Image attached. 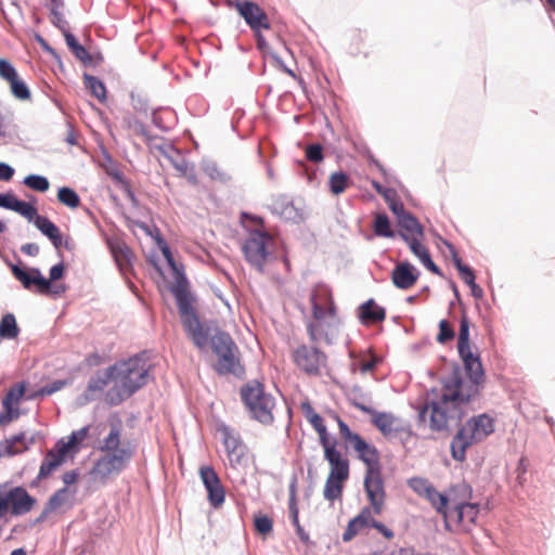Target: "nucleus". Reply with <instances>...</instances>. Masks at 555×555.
<instances>
[{"label": "nucleus", "mask_w": 555, "mask_h": 555, "mask_svg": "<svg viewBox=\"0 0 555 555\" xmlns=\"http://www.w3.org/2000/svg\"><path fill=\"white\" fill-rule=\"evenodd\" d=\"M373 233L377 237L395 238L398 236V231L391 228V220L386 212H378L375 215L372 222Z\"/></svg>", "instance_id": "bb28decb"}, {"label": "nucleus", "mask_w": 555, "mask_h": 555, "mask_svg": "<svg viewBox=\"0 0 555 555\" xmlns=\"http://www.w3.org/2000/svg\"><path fill=\"white\" fill-rule=\"evenodd\" d=\"M459 358L469 383L464 382L462 367L457 362L452 363V372L449 377L440 378L444 392L439 400H428L417 408L418 423H425L428 412L429 428L436 433L449 430V420L456 413L459 423L463 420V405L472 402L480 391L486 382V372L480 354L473 352L472 348L457 350Z\"/></svg>", "instance_id": "f257e3e1"}, {"label": "nucleus", "mask_w": 555, "mask_h": 555, "mask_svg": "<svg viewBox=\"0 0 555 555\" xmlns=\"http://www.w3.org/2000/svg\"><path fill=\"white\" fill-rule=\"evenodd\" d=\"M479 503H472L467 501H457L453 505V509L456 513L459 522H462L465 517L474 522L479 514Z\"/></svg>", "instance_id": "e433bc0d"}, {"label": "nucleus", "mask_w": 555, "mask_h": 555, "mask_svg": "<svg viewBox=\"0 0 555 555\" xmlns=\"http://www.w3.org/2000/svg\"><path fill=\"white\" fill-rule=\"evenodd\" d=\"M452 491L454 492V495H455V498L453 499L454 504L457 501H467L468 502V500H470L473 496V489L465 481L453 486Z\"/></svg>", "instance_id": "e2e57ef3"}, {"label": "nucleus", "mask_w": 555, "mask_h": 555, "mask_svg": "<svg viewBox=\"0 0 555 555\" xmlns=\"http://www.w3.org/2000/svg\"><path fill=\"white\" fill-rule=\"evenodd\" d=\"M56 197L62 205L72 209L78 208L81 203L80 196L77 193V191L66 185L60 186L57 189Z\"/></svg>", "instance_id": "ea45409f"}, {"label": "nucleus", "mask_w": 555, "mask_h": 555, "mask_svg": "<svg viewBox=\"0 0 555 555\" xmlns=\"http://www.w3.org/2000/svg\"><path fill=\"white\" fill-rule=\"evenodd\" d=\"M470 320L465 311V309H462V314L460 319V330L457 335V345L456 348L464 349V348H472L470 346Z\"/></svg>", "instance_id": "58836bf2"}, {"label": "nucleus", "mask_w": 555, "mask_h": 555, "mask_svg": "<svg viewBox=\"0 0 555 555\" xmlns=\"http://www.w3.org/2000/svg\"><path fill=\"white\" fill-rule=\"evenodd\" d=\"M88 434L89 426H83L78 430L72 431L67 437V440L61 438L55 442L56 450L64 452L67 456L73 459L75 454L80 450L82 442L87 438Z\"/></svg>", "instance_id": "412c9836"}, {"label": "nucleus", "mask_w": 555, "mask_h": 555, "mask_svg": "<svg viewBox=\"0 0 555 555\" xmlns=\"http://www.w3.org/2000/svg\"><path fill=\"white\" fill-rule=\"evenodd\" d=\"M335 418L337 421L339 434L346 443L351 446L361 437L360 434L352 431L349 425L344 420H341L339 415H335Z\"/></svg>", "instance_id": "4d7b16f0"}, {"label": "nucleus", "mask_w": 555, "mask_h": 555, "mask_svg": "<svg viewBox=\"0 0 555 555\" xmlns=\"http://www.w3.org/2000/svg\"><path fill=\"white\" fill-rule=\"evenodd\" d=\"M37 500L23 486L10 487L8 482L0 485V512L3 516H22L29 513Z\"/></svg>", "instance_id": "0eeeda50"}, {"label": "nucleus", "mask_w": 555, "mask_h": 555, "mask_svg": "<svg viewBox=\"0 0 555 555\" xmlns=\"http://www.w3.org/2000/svg\"><path fill=\"white\" fill-rule=\"evenodd\" d=\"M70 491L67 487L56 490L46 502V505L52 511H56L68 502Z\"/></svg>", "instance_id": "8fccbe9b"}, {"label": "nucleus", "mask_w": 555, "mask_h": 555, "mask_svg": "<svg viewBox=\"0 0 555 555\" xmlns=\"http://www.w3.org/2000/svg\"><path fill=\"white\" fill-rule=\"evenodd\" d=\"M306 159L319 164L324 159L323 146L320 143L309 144L305 150Z\"/></svg>", "instance_id": "680f3d73"}, {"label": "nucleus", "mask_w": 555, "mask_h": 555, "mask_svg": "<svg viewBox=\"0 0 555 555\" xmlns=\"http://www.w3.org/2000/svg\"><path fill=\"white\" fill-rule=\"evenodd\" d=\"M248 237L242 245V251L248 263L257 269L260 273L264 271V264L270 256L268 242L269 233L262 229H247Z\"/></svg>", "instance_id": "6e6552de"}, {"label": "nucleus", "mask_w": 555, "mask_h": 555, "mask_svg": "<svg viewBox=\"0 0 555 555\" xmlns=\"http://www.w3.org/2000/svg\"><path fill=\"white\" fill-rule=\"evenodd\" d=\"M220 431L223 434V444L228 453H235L236 449L244 447L238 438L231 435L228 426L223 425Z\"/></svg>", "instance_id": "052dcab7"}, {"label": "nucleus", "mask_w": 555, "mask_h": 555, "mask_svg": "<svg viewBox=\"0 0 555 555\" xmlns=\"http://www.w3.org/2000/svg\"><path fill=\"white\" fill-rule=\"evenodd\" d=\"M345 482L344 480L327 476L323 490L324 499L331 502L339 499L343 494Z\"/></svg>", "instance_id": "79ce46f5"}, {"label": "nucleus", "mask_w": 555, "mask_h": 555, "mask_svg": "<svg viewBox=\"0 0 555 555\" xmlns=\"http://www.w3.org/2000/svg\"><path fill=\"white\" fill-rule=\"evenodd\" d=\"M20 198L14 194L13 191L0 193V208L14 211V208Z\"/></svg>", "instance_id": "774afa93"}, {"label": "nucleus", "mask_w": 555, "mask_h": 555, "mask_svg": "<svg viewBox=\"0 0 555 555\" xmlns=\"http://www.w3.org/2000/svg\"><path fill=\"white\" fill-rule=\"evenodd\" d=\"M23 183L33 191L40 193L47 192L50 188V182L48 178L38 173L27 175L24 178Z\"/></svg>", "instance_id": "49530a36"}, {"label": "nucleus", "mask_w": 555, "mask_h": 555, "mask_svg": "<svg viewBox=\"0 0 555 555\" xmlns=\"http://www.w3.org/2000/svg\"><path fill=\"white\" fill-rule=\"evenodd\" d=\"M219 366L216 369L220 375L232 374L241 377L245 373L244 366L240 363V349L222 353L218 359Z\"/></svg>", "instance_id": "5701e85b"}, {"label": "nucleus", "mask_w": 555, "mask_h": 555, "mask_svg": "<svg viewBox=\"0 0 555 555\" xmlns=\"http://www.w3.org/2000/svg\"><path fill=\"white\" fill-rule=\"evenodd\" d=\"M240 396L253 420L262 425L273 423L272 410L275 406V398L266 391L263 383L258 379L247 382L241 386Z\"/></svg>", "instance_id": "20e7f679"}, {"label": "nucleus", "mask_w": 555, "mask_h": 555, "mask_svg": "<svg viewBox=\"0 0 555 555\" xmlns=\"http://www.w3.org/2000/svg\"><path fill=\"white\" fill-rule=\"evenodd\" d=\"M203 171L214 181H218L222 184H227L231 181V176L221 170L217 163L211 159H203L201 163Z\"/></svg>", "instance_id": "4c0bfd02"}, {"label": "nucleus", "mask_w": 555, "mask_h": 555, "mask_svg": "<svg viewBox=\"0 0 555 555\" xmlns=\"http://www.w3.org/2000/svg\"><path fill=\"white\" fill-rule=\"evenodd\" d=\"M364 34L360 29H353L349 34L350 46L349 53L352 56H357L359 54H363L364 57L369 56L367 52L362 51L363 42H364Z\"/></svg>", "instance_id": "09e8293b"}, {"label": "nucleus", "mask_w": 555, "mask_h": 555, "mask_svg": "<svg viewBox=\"0 0 555 555\" xmlns=\"http://www.w3.org/2000/svg\"><path fill=\"white\" fill-rule=\"evenodd\" d=\"M67 459L70 457L67 456L64 452L56 450V446L54 444L53 448L47 452L43 461L40 464V478H48L63 464H65Z\"/></svg>", "instance_id": "b1692460"}, {"label": "nucleus", "mask_w": 555, "mask_h": 555, "mask_svg": "<svg viewBox=\"0 0 555 555\" xmlns=\"http://www.w3.org/2000/svg\"><path fill=\"white\" fill-rule=\"evenodd\" d=\"M64 39L68 50L77 60L83 65L91 62V53L79 42L78 38L73 33H66Z\"/></svg>", "instance_id": "72a5a7b5"}, {"label": "nucleus", "mask_w": 555, "mask_h": 555, "mask_svg": "<svg viewBox=\"0 0 555 555\" xmlns=\"http://www.w3.org/2000/svg\"><path fill=\"white\" fill-rule=\"evenodd\" d=\"M442 243L450 251L453 266L457 270L459 275L462 279V281L468 287L470 285L475 284L476 283V274H475L474 269L470 266L463 262L462 258L459 256V253H457L455 246L451 242L443 240Z\"/></svg>", "instance_id": "393cba45"}, {"label": "nucleus", "mask_w": 555, "mask_h": 555, "mask_svg": "<svg viewBox=\"0 0 555 555\" xmlns=\"http://www.w3.org/2000/svg\"><path fill=\"white\" fill-rule=\"evenodd\" d=\"M121 429L122 422L120 418H115L109 421V433L103 439L100 451L102 452H116L117 450H122L120 447V438H121Z\"/></svg>", "instance_id": "a878e982"}, {"label": "nucleus", "mask_w": 555, "mask_h": 555, "mask_svg": "<svg viewBox=\"0 0 555 555\" xmlns=\"http://www.w3.org/2000/svg\"><path fill=\"white\" fill-rule=\"evenodd\" d=\"M350 447L357 453L358 459L365 465V470L382 466L377 448L367 442L362 436Z\"/></svg>", "instance_id": "6ab92c4d"}, {"label": "nucleus", "mask_w": 555, "mask_h": 555, "mask_svg": "<svg viewBox=\"0 0 555 555\" xmlns=\"http://www.w3.org/2000/svg\"><path fill=\"white\" fill-rule=\"evenodd\" d=\"M117 371V365H109L104 371H98L94 375H92L88 380L89 391H102L104 387L111 382L115 380V372Z\"/></svg>", "instance_id": "c756f323"}, {"label": "nucleus", "mask_w": 555, "mask_h": 555, "mask_svg": "<svg viewBox=\"0 0 555 555\" xmlns=\"http://www.w3.org/2000/svg\"><path fill=\"white\" fill-rule=\"evenodd\" d=\"M351 177L343 170L333 172L328 178V188L333 195H339L344 193L351 185Z\"/></svg>", "instance_id": "f704fd0d"}, {"label": "nucleus", "mask_w": 555, "mask_h": 555, "mask_svg": "<svg viewBox=\"0 0 555 555\" xmlns=\"http://www.w3.org/2000/svg\"><path fill=\"white\" fill-rule=\"evenodd\" d=\"M68 286L66 284H57L55 282H50L48 280V284L42 285V293L44 295H52L54 297H57L62 294H64L67 291Z\"/></svg>", "instance_id": "338daca9"}, {"label": "nucleus", "mask_w": 555, "mask_h": 555, "mask_svg": "<svg viewBox=\"0 0 555 555\" xmlns=\"http://www.w3.org/2000/svg\"><path fill=\"white\" fill-rule=\"evenodd\" d=\"M66 385H68L67 379H54L51 383L39 387L33 393L27 395L26 399L34 400L37 398H44L47 396H51V395L55 393L56 391L61 390L62 388H64Z\"/></svg>", "instance_id": "a19ab883"}, {"label": "nucleus", "mask_w": 555, "mask_h": 555, "mask_svg": "<svg viewBox=\"0 0 555 555\" xmlns=\"http://www.w3.org/2000/svg\"><path fill=\"white\" fill-rule=\"evenodd\" d=\"M26 440L25 433H18L16 435H13L11 438L7 440L5 447H4V453L7 456H14L18 453H22L23 451L28 450L29 444L34 442V438L29 440L28 443H24Z\"/></svg>", "instance_id": "c9c22d12"}, {"label": "nucleus", "mask_w": 555, "mask_h": 555, "mask_svg": "<svg viewBox=\"0 0 555 555\" xmlns=\"http://www.w3.org/2000/svg\"><path fill=\"white\" fill-rule=\"evenodd\" d=\"M27 383L25 380L14 384L5 393L2 399V404H20L21 400L25 397Z\"/></svg>", "instance_id": "37998d69"}, {"label": "nucleus", "mask_w": 555, "mask_h": 555, "mask_svg": "<svg viewBox=\"0 0 555 555\" xmlns=\"http://www.w3.org/2000/svg\"><path fill=\"white\" fill-rule=\"evenodd\" d=\"M106 244L121 275L128 278L133 274V253L127 243L117 237H108Z\"/></svg>", "instance_id": "2eb2a0df"}, {"label": "nucleus", "mask_w": 555, "mask_h": 555, "mask_svg": "<svg viewBox=\"0 0 555 555\" xmlns=\"http://www.w3.org/2000/svg\"><path fill=\"white\" fill-rule=\"evenodd\" d=\"M449 420H457L456 413ZM455 425L459 427L456 434L453 436L450 443L451 456L456 462H464L466 459V451L473 444L481 442L491 434L494 433V420L487 413L474 415L462 424L456 421Z\"/></svg>", "instance_id": "7ed1b4c3"}, {"label": "nucleus", "mask_w": 555, "mask_h": 555, "mask_svg": "<svg viewBox=\"0 0 555 555\" xmlns=\"http://www.w3.org/2000/svg\"><path fill=\"white\" fill-rule=\"evenodd\" d=\"M130 397L131 396H128V392H126L119 385L112 387L106 391L105 400L109 405L117 406Z\"/></svg>", "instance_id": "864d4df0"}, {"label": "nucleus", "mask_w": 555, "mask_h": 555, "mask_svg": "<svg viewBox=\"0 0 555 555\" xmlns=\"http://www.w3.org/2000/svg\"><path fill=\"white\" fill-rule=\"evenodd\" d=\"M348 400L352 406L361 411V406H369L363 401L366 399L365 393L362 390V387L359 385H353L347 393Z\"/></svg>", "instance_id": "6e6d98bb"}, {"label": "nucleus", "mask_w": 555, "mask_h": 555, "mask_svg": "<svg viewBox=\"0 0 555 555\" xmlns=\"http://www.w3.org/2000/svg\"><path fill=\"white\" fill-rule=\"evenodd\" d=\"M397 224L400 228L399 231L409 233L414 236H425L424 227L418 221V219L409 210L397 219Z\"/></svg>", "instance_id": "c85d7f7f"}, {"label": "nucleus", "mask_w": 555, "mask_h": 555, "mask_svg": "<svg viewBox=\"0 0 555 555\" xmlns=\"http://www.w3.org/2000/svg\"><path fill=\"white\" fill-rule=\"evenodd\" d=\"M293 360L302 372L317 376L320 367L325 365L327 357L317 347L300 345L295 349Z\"/></svg>", "instance_id": "9b49d317"}, {"label": "nucleus", "mask_w": 555, "mask_h": 555, "mask_svg": "<svg viewBox=\"0 0 555 555\" xmlns=\"http://www.w3.org/2000/svg\"><path fill=\"white\" fill-rule=\"evenodd\" d=\"M235 9L253 31L271 28L268 14L257 2L251 0L236 1Z\"/></svg>", "instance_id": "f8f14e48"}, {"label": "nucleus", "mask_w": 555, "mask_h": 555, "mask_svg": "<svg viewBox=\"0 0 555 555\" xmlns=\"http://www.w3.org/2000/svg\"><path fill=\"white\" fill-rule=\"evenodd\" d=\"M13 276L23 285L25 289L36 288L37 293H42V285L48 284V279L41 273L39 268L26 267L21 259L18 263L7 261Z\"/></svg>", "instance_id": "4468645a"}, {"label": "nucleus", "mask_w": 555, "mask_h": 555, "mask_svg": "<svg viewBox=\"0 0 555 555\" xmlns=\"http://www.w3.org/2000/svg\"><path fill=\"white\" fill-rule=\"evenodd\" d=\"M12 95L20 101H27L31 98L28 85L20 76L9 82Z\"/></svg>", "instance_id": "a18cd8bd"}, {"label": "nucleus", "mask_w": 555, "mask_h": 555, "mask_svg": "<svg viewBox=\"0 0 555 555\" xmlns=\"http://www.w3.org/2000/svg\"><path fill=\"white\" fill-rule=\"evenodd\" d=\"M131 457L132 451L126 447L116 452H106L95 461L91 473L99 475L102 479L111 474H119L126 468Z\"/></svg>", "instance_id": "1a4fd4ad"}, {"label": "nucleus", "mask_w": 555, "mask_h": 555, "mask_svg": "<svg viewBox=\"0 0 555 555\" xmlns=\"http://www.w3.org/2000/svg\"><path fill=\"white\" fill-rule=\"evenodd\" d=\"M421 272L410 261L398 262L391 270V282L398 289H409L418 280Z\"/></svg>", "instance_id": "f3484780"}, {"label": "nucleus", "mask_w": 555, "mask_h": 555, "mask_svg": "<svg viewBox=\"0 0 555 555\" xmlns=\"http://www.w3.org/2000/svg\"><path fill=\"white\" fill-rule=\"evenodd\" d=\"M82 79L86 89L92 96L98 99L101 103H105L107 101V89L100 78L85 72L82 74Z\"/></svg>", "instance_id": "7c9ffc66"}, {"label": "nucleus", "mask_w": 555, "mask_h": 555, "mask_svg": "<svg viewBox=\"0 0 555 555\" xmlns=\"http://www.w3.org/2000/svg\"><path fill=\"white\" fill-rule=\"evenodd\" d=\"M21 328L13 313L7 312L0 319V338L12 340L18 337Z\"/></svg>", "instance_id": "473e14b6"}, {"label": "nucleus", "mask_w": 555, "mask_h": 555, "mask_svg": "<svg viewBox=\"0 0 555 555\" xmlns=\"http://www.w3.org/2000/svg\"><path fill=\"white\" fill-rule=\"evenodd\" d=\"M160 251L176 281L170 292L176 299L183 330L194 346L202 348L207 344L209 330L203 327L199 317L193 307L195 298L189 289V280L184 273V268L175 260L170 246Z\"/></svg>", "instance_id": "f03ea898"}, {"label": "nucleus", "mask_w": 555, "mask_h": 555, "mask_svg": "<svg viewBox=\"0 0 555 555\" xmlns=\"http://www.w3.org/2000/svg\"><path fill=\"white\" fill-rule=\"evenodd\" d=\"M336 446V440H333L322 446L324 451V459L330 464L328 477L347 481L349 478V460L343 457L340 451L337 450Z\"/></svg>", "instance_id": "dca6fc26"}, {"label": "nucleus", "mask_w": 555, "mask_h": 555, "mask_svg": "<svg viewBox=\"0 0 555 555\" xmlns=\"http://www.w3.org/2000/svg\"><path fill=\"white\" fill-rule=\"evenodd\" d=\"M17 76L18 73L14 65L8 59L0 57V78L10 82Z\"/></svg>", "instance_id": "0e129e2a"}, {"label": "nucleus", "mask_w": 555, "mask_h": 555, "mask_svg": "<svg viewBox=\"0 0 555 555\" xmlns=\"http://www.w3.org/2000/svg\"><path fill=\"white\" fill-rule=\"evenodd\" d=\"M425 498L430 502L438 514L447 517L450 503L448 494L439 492L434 486H426Z\"/></svg>", "instance_id": "cd10ccee"}, {"label": "nucleus", "mask_w": 555, "mask_h": 555, "mask_svg": "<svg viewBox=\"0 0 555 555\" xmlns=\"http://www.w3.org/2000/svg\"><path fill=\"white\" fill-rule=\"evenodd\" d=\"M398 236L409 246L415 257H418V255L427 249L422 243L424 237L414 236L402 231H398Z\"/></svg>", "instance_id": "de8ad7c7"}, {"label": "nucleus", "mask_w": 555, "mask_h": 555, "mask_svg": "<svg viewBox=\"0 0 555 555\" xmlns=\"http://www.w3.org/2000/svg\"><path fill=\"white\" fill-rule=\"evenodd\" d=\"M34 224L40 231V233L47 236L48 238L51 235H56L57 230H60L53 221H51L47 216L42 215L38 216L37 219H35Z\"/></svg>", "instance_id": "603ef678"}, {"label": "nucleus", "mask_w": 555, "mask_h": 555, "mask_svg": "<svg viewBox=\"0 0 555 555\" xmlns=\"http://www.w3.org/2000/svg\"><path fill=\"white\" fill-rule=\"evenodd\" d=\"M147 351L143 350L127 360H120L114 363L117 365L115 372V382H118L121 388L133 396L143 388L150 377V366H146Z\"/></svg>", "instance_id": "39448f33"}, {"label": "nucleus", "mask_w": 555, "mask_h": 555, "mask_svg": "<svg viewBox=\"0 0 555 555\" xmlns=\"http://www.w3.org/2000/svg\"><path fill=\"white\" fill-rule=\"evenodd\" d=\"M14 212L20 214L22 217H24L25 219L33 223L35 222V219H37V217L40 216L38 214L37 208L33 204L27 203L23 199L17 201V204L14 208Z\"/></svg>", "instance_id": "5fc2aeb1"}, {"label": "nucleus", "mask_w": 555, "mask_h": 555, "mask_svg": "<svg viewBox=\"0 0 555 555\" xmlns=\"http://www.w3.org/2000/svg\"><path fill=\"white\" fill-rule=\"evenodd\" d=\"M438 334L436 336V340L440 345H446L447 343L451 341L455 337V331L453 326L449 323L448 320L442 319L438 323Z\"/></svg>", "instance_id": "3c124183"}, {"label": "nucleus", "mask_w": 555, "mask_h": 555, "mask_svg": "<svg viewBox=\"0 0 555 555\" xmlns=\"http://www.w3.org/2000/svg\"><path fill=\"white\" fill-rule=\"evenodd\" d=\"M366 527L367 526H364L360 521V518H356V517L351 518L348 521L345 531L343 532L341 540L344 542H350L360 532L361 529L366 528Z\"/></svg>", "instance_id": "13d9d810"}, {"label": "nucleus", "mask_w": 555, "mask_h": 555, "mask_svg": "<svg viewBox=\"0 0 555 555\" xmlns=\"http://www.w3.org/2000/svg\"><path fill=\"white\" fill-rule=\"evenodd\" d=\"M201 480L207 491V500L211 507L219 508L225 501V489L212 466L199 468Z\"/></svg>", "instance_id": "ddd939ff"}, {"label": "nucleus", "mask_w": 555, "mask_h": 555, "mask_svg": "<svg viewBox=\"0 0 555 555\" xmlns=\"http://www.w3.org/2000/svg\"><path fill=\"white\" fill-rule=\"evenodd\" d=\"M357 318L362 325L380 323L386 319V309L374 298H369L357 308Z\"/></svg>", "instance_id": "a211bd4d"}, {"label": "nucleus", "mask_w": 555, "mask_h": 555, "mask_svg": "<svg viewBox=\"0 0 555 555\" xmlns=\"http://www.w3.org/2000/svg\"><path fill=\"white\" fill-rule=\"evenodd\" d=\"M203 327L206 328L204 325ZM207 328L210 331L209 327ZM207 343H210L211 350L218 357V359L222 353H228L231 350H237V346L232 336L228 332L220 328H217L212 336H210V334L208 335ZM208 344H206L204 348ZM201 349H203V347Z\"/></svg>", "instance_id": "4be33fe9"}, {"label": "nucleus", "mask_w": 555, "mask_h": 555, "mask_svg": "<svg viewBox=\"0 0 555 555\" xmlns=\"http://www.w3.org/2000/svg\"><path fill=\"white\" fill-rule=\"evenodd\" d=\"M131 104L135 112L146 115L150 109V101L143 93H137L131 91L130 93Z\"/></svg>", "instance_id": "bf43d9fd"}, {"label": "nucleus", "mask_w": 555, "mask_h": 555, "mask_svg": "<svg viewBox=\"0 0 555 555\" xmlns=\"http://www.w3.org/2000/svg\"><path fill=\"white\" fill-rule=\"evenodd\" d=\"M281 218L286 221H292L293 223H299L304 220L301 210L294 205L293 201H291L288 206L284 209Z\"/></svg>", "instance_id": "69168bd1"}, {"label": "nucleus", "mask_w": 555, "mask_h": 555, "mask_svg": "<svg viewBox=\"0 0 555 555\" xmlns=\"http://www.w3.org/2000/svg\"><path fill=\"white\" fill-rule=\"evenodd\" d=\"M363 487L373 513L379 515L383 511L386 498L382 466L365 470Z\"/></svg>", "instance_id": "9d476101"}, {"label": "nucleus", "mask_w": 555, "mask_h": 555, "mask_svg": "<svg viewBox=\"0 0 555 555\" xmlns=\"http://www.w3.org/2000/svg\"><path fill=\"white\" fill-rule=\"evenodd\" d=\"M254 529L257 534L266 538L273 531V520L268 515L258 512L254 515Z\"/></svg>", "instance_id": "c03bdc74"}, {"label": "nucleus", "mask_w": 555, "mask_h": 555, "mask_svg": "<svg viewBox=\"0 0 555 555\" xmlns=\"http://www.w3.org/2000/svg\"><path fill=\"white\" fill-rule=\"evenodd\" d=\"M361 412L371 416L372 425L386 438H397L400 435L402 444H405L413 436L410 423L391 412H382L373 406H361Z\"/></svg>", "instance_id": "423d86ee"}, {"label": "nucleus", "mask_w": 555, "mask_h": 555, "mask_svg": "<svg viewBox=\"0 0 555 555\" xmlns=\"http://www.w3.org/2000/svg\"><path fill=\"white\" fill-rule=\"evenodd\" d=\"M301 411L306 417V420L310 423V425L313 427V429L319 435V441L321 447L335 440L330 436V433L327 431V427L324 423V418L314 411L311 403L306 400L300 403Z\"/></svg>", "instance_id": "aec40b11"}, {"label": "nucleus", "mask_w": 555, "mask_h": 555, "mask_svg": "<svg viewBox=\"0 0 555 555\" xmlns=\"http://www.w3.org/2000/svg\"><path fill=\"white\" fill-rule=\"evenodd\" d=\"M529 468L528 460L525 456H521L515 469L511 474L508 478V485L511 489L516 493L519 488H524L527 483V473Z\"/></svg>", "instance_id": "2f4dec72"}]
</instances>
